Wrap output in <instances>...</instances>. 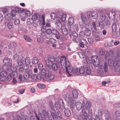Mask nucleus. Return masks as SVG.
I'll return each instance as SVG.
<instances>
[{"mask_svg":"<svg viewBox=\"0 0 120 120\" xmlns=\"http://www.w3.org/2000/svg\"><path fill=\"white\" fill-rule=\"evenodd\" d=\"M12 66V64L11 63L8 64V65L7 64L4 65L2 67V68L0 69V70L2 71H6L12 72V70L11 69V67Z\"/></svg>","mask_w":120,"mask_h":120,"instance_id":"dca6fc26","label":"nucleus"},{"mask_svg":"<svg viewBox=\"0 0 120 120\" xmlns=\"http://www.w3.org/2000/svg\"><path fill=\"white\" fill-rule=\"evenodd\" d=\"M79 72V70L78 68L77 67H74L69 68L67 70V72L69 75H70V73L72 72L74 73H78Z\"/></svg>","mask_w":120,"mask_h":120,"instance_id":"f3484780","label":"nucleus"},{"mask_svg":"<svg viewBox=\"0 0 120 120\" xmlns=\"http://www.w3.org/2000/svg\"><path fill=\"white\" fill-rule=\"evenodd\" d=\"M108 71V66L107 63L106 62L104 63L103 65H100L99 67L98 70V73L99 75H103L104 72H107Z\"/></svg>","mask_w":120,"mask_h":120,"instance_id":"0eeeda50","label":"nucleus"},{"mask_svg":"<svg viewBox=\"0 0 120 120\" xmlns=\"http://www.w3.org/2000/svg\"><path fill=\"white\" fill-rule=\"evenodd\" d=\"M24 58H20L17 60V63L19 65V66H21L23 63V61L24 60Z\"/></svg>","mask_w":120,"mask_h":120,"instance_id":"4c0bfd02","label":"nucleus"},{"mask_svg":"<svg viewBox=\"0 0 120 120\" xmlns=\"http://www.w3.org/2000/svg\"><path fill=\"white\" fill-rule=\"evenodd\" d=\"M3 62L5 64H7L8 65V64L11 63L10 62L9 59L7 58H4L3 60Z\"/></svg>","mask_w":120,"mask_h":120,"instance_id":"37998d69","label":"nucleus"},{"mask_svg":"<svg viewBox=\"0 0 120 120\" xmlns=\"http://www.w3.org/2000/svg\"><path fill=\"white\" fill-rule=\"evenodd\" d=\"M20 20L18 19H15L14 21V24L16 25H18L20 23Z\"/></svg>","mask_w":120,"mask_h":120,"instance_id":"052dcab7","label":"nucleus"},{"mask_svg":"<svg viewBox=\"0 0 120 120\" xmlns=\"http://www.w3.org/2000/svg\"><path fill=\"white\" fill-rule=\"evenodd\" d=\"M109 18H111L112 19H114L115 18V13L114 12L110 11L109 12L108 14Z\"/></svg>","mask_w":120,"mask_h":120,"instance_id":"473e14b6","label":"nucleus"},{"mask_svg":"<svg viewBox=\"0 0 120 120\" xmlns=\"http://www.w3.org/2000/svg\"><path fill=\"white\" fill-rule=\"evenodd\" d=\"M47 29L45 26H42L41 28V30L42 32L40 36H38L37 38V41L40 44L43 43L45 40L48 41L50 38L49 35L46 34L45 32Z\"/></svg>","mask_w":120,"mask_h":120,"instance_id":"f03ea898","label":"nucleus"},{"mask_svg":"<svg viewBox=\"0 0 120 120\" xmlns=\"http://www.w3.org/2000/svg\"><path fill=\"white\" fill-rule=\"evenodd\" d=\"M49 106L51 108L52 110V111H54L55 110L54 106L53 104L51 101H49Z\"/></svg>","mask_w":120,"mask_h":120,"instance_id":"de8ad7c7","label":"nucleus"},{"mask_svg":"<svg viewBox=\"0 0 120 120\" xmlns=\"http://www.w3.org/2000/svg\"><path fill=\"white\" fill-rule=\"evenodd\" d=\"M15 10L14 11L16 13V12L18 13L21 12L22 11L20 8L18 7H15Z\"/></svg>","mask_w":120,"mask_h":120,"instance_id":"6e6d98bb","label":"nucleus"},{"mask_svg":"<svg viewBox=\"0 0 120 120\" xmlns=\"http://www.w3.org/2000/svg\"><path fill=\"white\" fill-rule=\"evenodd\" d=\"M89 102V105L90 106L89 107V108L88 109H87L86 108H85L84 109V110H85V111H86V110H88V118L89 120H94V118H92V110L90 109V107L91 106V104L90 102L89 101H87L85 105H83V107H83L84 106H86V107H87V106H88V105H87V102Z\"/></svg>","mask_w":120,"mask_h":120,"instance_id":"1a4fd4ad","label":"nucleus"},{"mask_svg":"<svg viewBox=\"0 0 120 120\" xmlns=\"http://www.w3.org/2000/svg\"><path fill=\"white\" fill-rule=\"evenodd\" d=\"M59 67V64L55 63L52 64L51 68L49 67L50 69L51 68L54 71L56 70Z\"/></svg>","mask_w":120,"mask_h":120,"instance_id":"a878e982","label":"nucleus"},{"mask_svg":"<svg viewBox=\"0 0 120 120\" xmlns=\"http://www.w3.org/2000/svg\"><path fill=\"white\" fill-rule=\"evenodd\" d=\"M105 113V120H111L110 118V115L109 112L107 110H104Z\"/></svg>","mask_w":120,"mask_h":120,"instance_id":"b1692460","label":"nucleus"},{"mask_svg":"<svg viewBox=\"0 0 120 120\" xmlns=\"http://www.w3.org/2000/svg\"><path fill=\"white\" fill-rule=\"evenodd\" d=\"M15 68V71H13V70H12V72H9L10 73L9 74H11V76L12 75V76H13L15 77H16L17 75V67H16Z\"/></svg>","mask_w":120,"mask_h":120,"instance_id":"c756f323","label":"nucleus"},{"mask_svg":"<svg viewBox=\"0 0 120 120\" xmlns=\"http://www.w3.org/2000/svg\"><path fill=\"white\" fill-rule=\"evenodd\" d=\"M97 27L100 26L102 29H103L104 27V25L103 24V21H100L99 22V25H97Z\"/></svg>","mask_w":120,"mask_h":120,"instance_id":"79ce46f5","label":"nucleus"},{"mask_svg":"<svg viewBox=\"0 0 120 120\" xmlns=\"http://www.w3.org/2000/svg\"><path fill=\"white\" fill-rule=\"evenodd\" d=\"M77 54L80 58H83L85 57L84 54L83 52H79L77 53Z\"/></svg>","mask_w":120,"mask_h":120,"instance_id":"8fccbe9b","label":"nucleus"},{"mask_svg":"<svg viewBox=\"0 0 120 120\" xmlns=\"http://www.w3.org/2000/svg\"><path fill=\"white\" fill-rule=\"evenodd\" d=\"M78 70L80 74H82L84 73H85V68L84 67L83 65V67L80 68Z\"/></svg>","mask_w":120,"mask_h":120,"instance_id":"c9c22d12","label":"nucleus"},{"mask_svg":"<svg viewBox=\"0 0 120 120\" xmlns=\"http://www.w3.org/2000/svg\"><path fill=\"white\" fill-rule=\"evenodd\" d=\"M72 95L73 97L75 98H77L78 96V93L76 90L74 89L72 92Z\"/></svg>","mask_w":120,"mask_h":120,"instance_id":"2f4dec72","label":"nucleus"},{"mask_svg":"<svg viewBox=\"0 0 120 120\" xmlns=\"http://www.w3.org/2000/svg\"><path fill=\"white\" fill-rule=\"evenodd\" d=\"M115 116L116 118V120H120V111H117L115 113Z\"/></svg>","mask_w":120,"mask_h":120,"instance_id":"72a5a7b5","label":"nucleus"},{"mask_svg":"<svg viewBox=\"0 0 120 120\" xmlns=\"http://www.w3.org/2000/svg\"><path fill=\"white\" fill-rule=\"evenodd\" d=\"M72 40L78 43L79 42L80 38L79 37H77L75 38H73L72 39Z\"/></svg>","mask_w":120,"mask_h":120,"instance_id":"864d4df0","label":"nucleus"},{"mask_svg":"<svg viewBox=\"0 0 120 120\" xmlns=\"http://www.w3.org/2000/svg\"><path fill=\"white\" fill-rule=\"evenodd\" d=\"M63 108H64V102L61 99H60L56 101L54 103V107L57 109H60L61 106Z\"/></svg>","mask_w":120,"mask_h":120,"instance_id":"9b49d317","label":"nucleus"},{"mask_svg":"<svg viewBox=\"0 0 120 120\" xmlns=\"http://www.w3.org/2000/svg\"><path fill=\"white\" fill-rule=\"evenodd\" d=\"M81 19L83 21H85L86 20V18L85 16L84 15L83 13L81 14Z\"/></svg>","mask_w":120,"mask_h":120,"instance_id":"e2e57ef3","label":"nucleus"},{"mask_svg":"<svg viewBox=\"0 0 120 120\" xmlns=\"http://www.w3.org/2000/svg\"><path fill=\"white\" fill-rule=\"evenodd\" d=\"M92 25L94 29L95 30H96V27L97 26L96 25V23L95 22H92Z\"/></svg>","mask_w":120,"mask_h":120,"instance_id":"338daca9","label":"nucleus"},{"mask_svg":"<svg viewBox=\"0 0 120 120\" xmlns=\"http://www.w3.org/2000/svg\"><path fill=\"white\" fill-rule=\"evenodd\" d=\"M85 34L87 36H89L91 34V32L89 30H86L85 31Z\"/></svg>","mask_w":120,"mask_h":120,"instance_id":"13d9d810","label":"nucleus"},{"mask_svg":"<svg viewBox=\"0 0 120 120\" xmlns=\"http://www.w3.org/2000/svg\"><path fill=\"white\" fill-rule=\"evenodd\" d=\"M23 37L24 39L28 41L31 42L32 41L28 36L26 35H24Z\"/></svg>","mask_w":120,"mask_h":120,"instance_id":"a19ab883","label":"nucleus"},{"mask_svg":"<svg viewBox=\"0 0 120 120\" xmlns=\"http://www.w3.org/2000/svg\"><path fill=\"white\" fill-rule=\"evenodd\" d=\"M12 114L14 118L13 120H28V117L23 114V113L14 112Z\"/></svg>","mask_w":120,"mask_h":120,"instance_id":"20e7f679","label":"nucleus"},{"mask_svg":"<svg viewBox=\"0 0 120 120\" xmlns=\"http://www.w3.org/2000/svg\"><path fill=\"white\" fill-rule=\"evenodd\" d=\"M64 112L65 115L67 117H69L70 116L71 114L70 111L68 108H65Z\"/></svg>","mask_w":120,"mask_h":120,"instance_id":"cd10ccee","label":"nucleus"},{"mask_svg":"<svg viewBox=\"0 0 120 120\" xmlns=\"http://www.w3.org/2000/svg\"><path fill=\"white\" fill-rule=\"evenodd\" d=\"M80 41L81 42H82L85 45H86L87 44V41L83 38L81 39H80Z\"/></svg>","mask_w":120,"mask_h":120,"instance_id":"0e129e2a","label":"nucleus"},{"mask_svg":"<svg viewBox=\"0 0 120 120\" xmlns=\"http://www.w3.org/2000/svg\"><path fill=\"white\" fill-rule=\"evenodd\" d=\"M48 75L47 77H48L50 80H52L54 78V75L52 74L51 73L48 72Z\"/></svg>","mask_w":120,"mask_h":120,"instance_id":"c03bdc74","label":"nucleus"},{"mask_svg":"<svg viewBox=\"0 0 120 120\" xmlns=\"http://www.w3.org/2000/svg\"><path fill=\"white\" fill-rule=\"evenodd\" d=\"M0 79L2 81H3L6 78V76L8 74L10 73L8 71H5L0 70Z\"/></svg>","mask_w":120,"mask_h":120,"instance_id":"2eb2a0df","label":"nucleus"},{"mask_svg":"<svg viewBox=\"0 0 120 120\" xmlns=\"http://www.w3.org/2000/svg\"><path fill=\"white\" fill-rule=\"evenodd\" d=\"M117 30V27L116 24L113 23L112 25V32H116Z\"/></svg>","mask_w":120,"mask_h":120,"instance_id":"58836bf2","label":"nucleus"},{"mask_svg":"<svg viewBox=\"0 0 120 120\" xmlns=\"http://www.w3.org/2000/svg\"><path fill=\"white\" fill-rule=\"evenodd\" d=\"M33 22V20L31 18H28L27 20V23L29 25L32 24Z\"/></svg>","mask_w":120,"mask_h":120,"instance_id":"09e8293b","label":"nucleus"},{"mask_svg":"<svg viewBox=\"0 0 120 120\" xmlns=\"http://www.w3.org/2000/svg\"><path fill=\"white\" fill-rule=\"evenodd\" d=\"M62 32L63 34L65 35H66L68 34L66 28L63 29L62 30Z\"/></svg>","mask_w":120,"mask_h":120,"instance_id":"5fc2aeb1","label":"nucleus"},{"mask_svg":"<svg viewBox=\"0 0 120 120\" xmlns=\"http://www.w3.org/2000/svg\"><path fill=\"white\" fill-rule=\"evenodd\" d=\"M92 62L94 66L97 67L100 64V61L98 57L96 56L92 57Z\"/></svg>","mask_w":120,"mask_h":120,"instance_id":"4468645a","label":"nucleus"},{"mask_svg":"<svg viewBox=\"0 0 120 120\" xmlns=\"http://www.w3.org/2000/svg\"><path fill=\"white\" fill-rule=\"evenodd\" d=\"M25 63L23 65L29 68V65L30 63V60L29 57H26L25 59Z\"/></svg>","mask_w":120,"mask_h":120,"instance_id":"393cba45","label":"nucleus"},{"mask_svg":"<svg viewBox=\"0 0 120 120\" xmlns=\"http://www.w3.org/2000/svg\"><path fill=\"white\" fill-rule=\"evenodd\" d=\"M55 58L53 56H50L45 61L47 66L48 67L51 68L52 62L55 61Z\"/></svg>","mask_w":120,"mask_h":120,"instance_id":"ddd939ff","label":"nucleus"},{"mask_svg":"<svg viewBox=\"0 0 120 120\" xmlns=\"http://www.w3.org/2000/svg\"><path fill=\"white\" fill-rule=\"evenodd\" d=\"M52 118H51V119H56L57 118V116L53 112H51V115H50V117Z\"/></svg>","mask_w":120,"mask_h":120,"instance_id":"49530a36","label":"nucleus"},{"mask_svg":"<svg viewBox=\"0 0 120 120\" xmlns=\"http://www.w3.org/2000/svg\"><path fill=\"white\" fill-rule=\"evenodd\" d=\"M87 15L88 16H90V14L91 13V16L94 19H96L98 17V14L97 12L93 11L91 13L90 11L87 12Z\"/></svg>","mask_w":120,"mask_h":120,"instance_id":"aec40b11","label":"nucleus"},{"mask_svg":"<svg viewBox=\"0 0 120 120\" xmlns=\"http://www.w3.org/2000/svg\"><path fill=\"white\" fill-rule=\"evenodd\" d=\"M34 113L36 117L31 116L30 117L31 120H45L48 116V113L45 110H39L38 108L34 109Z\"/></svg>","mask_w":120,"mask_h":120,"instance_id":"f257e3e1","label":"nucleus"},{"mask_svg":"<svg viewBox=\"0 0 120 120\" xmlns=\"http://www.w3.org/2000/svg\"><path fill=\"white\" fill-rule=\"evenodd\" d=\"M52 31H54V34H55V36L56 38L57 39H59L60 38V34L56 32V30H53Z\"/></svg>","mask_w":120,"mask_h":120,"instance_id":"3c124183","label":"nucleus"},{"mask_svg":"<svg viewBox=\"0 0 120 120\" xmlns=\"http://www.w3.org/2000/svg\"><path fill=\"white\" fill-rule=\"evenodd\" d=\"M83 67L85 68V72L86 74L89 75L93 70V68L91 66H88L86 60H84L83 63Z\"/></svg>","mask_w":120,"mask_h":120,"instance_id":"6e6552de","label":"nucleus"},{"mask_svg":"<svg viewBox=\"0 0 120 120\" xmlns=\"http://www.w3.org/2000/svg\"><path fill=\"white\" fill-rule=\"evenodd\" d=\"M103 113V110L102 109H100L98 110L97 112V114L95 116H98L100 117L101 116Z\"/></svg>","mask_w":120,"mask_h":120,"instance_id":"ea45409f","label":"nucleus"},{"mask_svg":"<svg viewBox=\"0 0 120 120\" xmlns=\"http://www.w3.org/2000/svg\"><path fill=\"white\" fill-rule=\"evenodd\" d=\"M61 65L62 68L64 69H65L67 72V70L69 68H71L70 62L68 60H66V58L65 60L63 61H61Z\"/></svg>","mask_w":120,"mask_h":120,"instance_id":"9d476101","label":"nucleus"},{"mask_svg":"<svg viewBox=\"0 0 120 120\" xmlns=\"http://www.w3.org/2000/svg\"><path fill=\"white\" fill-rule=\"evenodd\" d=\"M106 55L105 53L104 52L102 51H101L100 52V54L102 56H105V57L106 59L108 60V63L109 66H110V67L112 66V64H113L114 62H115V60H114V61H113L111 59H109V58L110 57V56L111 55H112L113 53V52L112 51H109V52H106Z\"/></svg>","mask_w":120,"mask_h":120,"instance_id":"39448f33","label":"nucleus"},{"mask_svg":"<svg viewBox=\"0 0 120 120\" xmlns=\"http://www.w3.org/2000/svg\"><path fill=\"white\" fill-rule=\"evenodd\" d=\"M30 75H29L28 73H26L25 74L23 75V78L25 79L23 80V81H26V79H28L29 78H30Z\"/></svg>","mask_w":120,"mask_h":120,"instance_id":"e433bc0d","label":"nucleus"},{"mask_svg":"<svg viewBox=\"0 0 120 120\" xmlns=\"http://www.w3.org/2000/svg\"><path fill=\"white\" fill-rule=\"evenodd\" d=\"M51 18L53 19H54L56 17V14L54 13H52L50 15Z\"/></svg>","mask_w":120,"mask_h":120,"instance_id":"bf43d9fd","label":"nucleus"},{"mask_svg":"<svg viewBox=\"0 0 120 120\" xmlns=\"http://www.w3.org/2000/svg\"><path fill=\"white\" fill-rule=\"evenodd\" d=\"M104 120L103 119L100 118L97 115L95 116V118H94V120Z\"/></svg>","mask_w":120,"mask_h":120,"instance_id":"774afa93","label":"nucleus"},{"mask_svg":"<svg viewBox=\"0 0 120 120\" xmlns=\"http://www.w3.org/2000/svg\"><path fill=\"white\" fill-rule=\"evenodd\" d=\"M89 103L88 102L87 103V105H88L87 106V107H86V106L82 107V112L80 113L77 116V119L78 120H81L82 119L83 120H87V112L86 111H85V110H84V109L85 108H86L88 109H89L90 106V105H89Z\"/></svg>","mask_w":120,"mask_h":120,"instance_id":"423d86ee","label":"nucleus"},{"mask_svg":"<svg viewBox=\"0 0 120 120\" xmlns=\"http://www.w3.org/2000/svg\"><path fill=\"white\" fill-rule=\"evenodd\" d=\"M66 15L65 13H60L59 16L56 19L55 24L56 25V28L58 29H61L62 25V22H64L66 19Z\"/></svg>","mask_w":120,"mask_h":120,"instance_id":"7ed1b4c3","label":"nucleus"},{"mask_svg":"<svg viewBox=\"0 0 120 120\" xmlns=\"http://www.w3.org/2000/svg\"><path fill=\"white\" fill-rule=\"evenodd\" d=\"M16 15V12L14 11V10H12L11 13H8L5 16V17L6 19L7 20H11V19L12 18V16H15Z\"/></svg>","mask_w":120,"mask_h":120,"instance_id":"a211bd4d","label":"nucleus"},{"mask_svg":"<svg viewBox=\"0 0 120 120\" xmlns=\"http://www.w3.org/2000/svg\"><path fill=\"white\" fill-rule=\"evenodd\" d=\"M41 74L44 77H47L48 76V73H46V70L45 69H43L41 72Z\"/></svg>","mask_w":120,"mask_h":120,"instance_id":"f704fd0d","label":"nucleus"},{"mask_svg":"<svg viewBox=\"0 0 120 120\" xmlns=\"http://www.w3.org/2000/svg\"><path fill=\"white\" fill-rule=\"evenodd\" d=\"M46 32V33L47 34H48V35H49V34H51V33L53 34V33L52 32V30L50 29H47Z\"/></svg>","mask_w":120,"mask_h":120,"instance_id":"680f3d73","label":"nucleus"},{"mask_svg":"<svg viewBox=\"0 0 120 120\" xmlns=\"http://www.w3.org/2000/svg\"><path fill=\"white\" fill-rule=\"evenodd\" d=\"M66 59V57L64 56H62L61 58L58 57L55 58V61L57 64H61V62L63 61V60L64 61Z\"/></svg>","mask_w":120,"mask_h":120,"instance_id":"4be33fe9","label":"nucleus"},{"mask_svg":"<svg viewBox=\"0 0 120 120\" xmlns=\"http://www.w3.org/2000/svg\"><path fill=\"white\" fill-rule=\"evenodd\" d=\"M73 28L74 30L77 31L78 30V25L76 24L74 25L73 27Z\"/></svg>","mask_w":120,"mask_h":120,"instance_id":"69168bd1","label":"nucleus"},{"mask_svg":"<svg viewBox=\"0 0 120 120\" xmlns=\"http://www.w3.org/2000/svg\"><path fill=\"white\" fill-rule=\"evenodd\" d=\"M39 62V60L38 58L36 57H34L31 60V62L34 64H37Z\"/></svg>","mask_w":120,"mask_h":120,"instance_id":"7c9ffc66","label":"nucleus"},{"mask_svg":"<svg viewBox=\"0 0 120 120\" xmlns=\"http://www.w3.org/2000/svg\"><path fill=\"white\" fill-rule=\"evenodd\" d=\"M30 15V12L28 11H22L20 14L21 18L23 21H25V18L29 17Z\"/></svg>","mask_w":120,"mask_h":120,"instance_id":"f8f14e48","label":"nucleus"},{"mask_svg":"<svg viewBox=\"0 0 120 120\" xmlns=\"http://www.w3.org/2000/svg\"><path fill=\"white\" fill-rule=\"evenodd\" d=\"M64 98L66 101L68 103H69L70 102H72L73 99L71 97V96L69 94H66L64 97Z\"/></svg>","mask_w":120,"mask_h":120,"instance_id":"5701e85b","label":"nucleus"},{"mask_svg":"<svg viewBox=\"0 0 120 120\" xmlns=\"http://www.w3.org/2000/svg\"><path fill=\"white\" fill-rule=\"evenodd\" d=\"M75 105L76 109L77 110H80L82 108V105L81 103L79 101H78L75 103Z\"/></svg>","mask_w":120,"mask_h":120,"instance_id":"bb28decb","label":"nucleus"},{"mask_svg":"<svg viewBox=\"0 0 120 120\" xmlns=\"http://www.w3.org/2000/svg\"><path fill=\"white\" fill-rule=\"evenodd\" d=\"M29 68L23 64L22 66L20 67L19 69V72L20 73L24 74L26 72Z\"/></svg>","mask_w":120,"mask_h":120,"instance_id":"412c9836","label":"nucleus"},{"mask_svg":"<svg viewBox=\"0 0 120 120\" xmlns=\"http://www.w3.org/2000/svg\"><path fill=\"white\" fill-rule=\"evenodd\" d=\"M74 19L72 17H70L68 19V22L70 25L72 24L74 22Z\"/></svg>","mask_w":120,"mask_h":120,"instance_id":"a18cd8bd","label":"nucleus"},{"mask_svg":"<svg viewBox=\"0 0 120 120\" xmlns=\"http://www.w3.org/2000/svg\"><path fill=\"white\" fill-rule=\"evenodd\" d=\"M113 68L115 71H119L120 69V64L116 61L113 63Z\"/></svg>","mask_w":120,"mask_h":120,"instance_id":"6ab92c4d","label":"nucleus"},{"mask_svg":"<svg viewBox=\"0 0 120 120\" xmlns=\"http://www.w3.org/2000/svg\"><path fill=\"white\" fill-rule=\"evenodd\" d=\"M38 14H35L32 16V19L33 20H36L38 19Z\"/></svg>","mask_w":120,"mask_h":120,"instance_id":"4d7b16f0","label":"nucleus"},{"mask_svg":"<svg viewBox=\"0 0 120 120\" xmlns=\"http://www.w3.org/2000/svg\"><path fill=\"white\" fill-rule=\"evenodd\" d=\"M71 102H70L69 103L70 107L71 108H73L75 107L74 100H73Z\"/></svg>","mask_w":120,"mask_h":120,"instance_id":"603ef678","label":"nucleus"},{"mask_svg":"<svg viewBox=\"0 0 120 120\" xmlns=\"http://www.w3.org/2000/svg\"><path fill=\"white\" fill-rule=\"evenodd\" d=\"M5 24L8 28H10L12 27L13 24L11 21H9L6 22L5 23Z\"/></svg>","mask_w":120,"mask_h":120,"instance_id":"c85d7f7f","label":"nucleus"}]
</instances>
